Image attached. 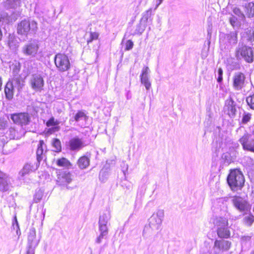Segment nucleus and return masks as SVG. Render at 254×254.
Returning a JSON list of instances; mask_svg holds the SVG:
<instances>
[{
	"mask_svg": "<svg viewBox=\"0 0 254 254\" xmlns=\"http://www.w3.org/2000/svg\"><path fill=\"white\" fill-rule=\"evenodd\" d=\"M227 182L232 190H241L245 183L244 177L242 172L238 169L231 170L227 177Z\"/></svg>",
	"mask_w": 254,
	"mask_h": 254,
	"instance_id": "1",
	"label": "nucleus"
},
{
	"mask_svg": "<svg viewBox=\"0 0 254 254\" xmlns=\"http://www.w3.org/2000/svg\"><path fill=\"white\" fill-rule=\"evenodd\" d=\"M238 42V32L231 31L228 33H221L219 35L220 47L224 49H231Z\"/></svg>",
	"mask_w": 254,
	"mask_h": 254,
	"instance_id": "2",
	"label": "nucleus"
},
{
	"mask_svg": "<svg viewBox=\"0 0 254 254\" xmlns=\"http://www.w3.org/2000/svg\"><path fill=\"white\" fill-rule=\"evenodd\" d=\"M37 29L36 21L24 19L18 23L17 30L18 34L27 36L29 33H35Z\"/></svg>",
	"mask_w": 254,
	"mask_h": 254,
	"instance_id": "3",
	"label": "nucleus"
},
{
	"mask_svg": "<svg viewBox=\"0 0 254 254\" xmlns=\"http://www.w3.org/2000/svg\"><path fill=\"white\" fill-rule=\"evenodd\" d=\"M236 57L237 59L243 58L247 63H251L254 61V51L250 47L239 45L236 51Z\"/></svg>",
	"mask_w": 254,
	"mask_h": 254,
	"instance_id": "4",
	"label": "nucleus"
},
{
	"mask_svg": "<svg viewBox=\"0 0 254 254\" xmlns=\"http://www.w3.org/2000/svg\"><path fill=\"white\" fill-rule=\"evenodd\" d=\"M54 60L55 65L59 71L64 72L69 69V60L65 55L59 53L55 56Z\"/></svg>",
	"mask_w": 254,
	"mask_h": 254,
	"instance_id": "5",
	"label": "nucleus"
},
{
	"mask_svg": "<svg viewBox=\"0 0 254 254\" xmlns=\"http://www.w3.org/2000/svg\"><path fill=\"white\" fill-rule=\"evenodd\" d=\"M31 88L36 92H41L43 90L44 80L42 74L34 73L31 75L29 81Z\"/></svg>",
	"mask_w": 254,
	"mask_h": 254,
	"instance_id": "6",
	"label": "nucleus"
},
{
	"mask_svg": "<svg viewBox=\"0 0 254 254\" xmlns=\"http://www.w3.org/2000/svg\"><path fill=\"white\" fill-rule=\"evenodd\" d=\"M232 80L233 88L237 91L242 90L248 83L246 75L241 72H235Z\"/></svg>",
	"mask_w": 254,
	"mask_h": 254,
	"instance_id": "7",
	"label": "nucleus"
},
{
	"mask_svg": "<svg viewBox=\"0 0 254 254\" xmlns=\"http://www.w3.org/2000/svg\"><path fill=\"white\" fill-rule=\"evenodd\" d=\"M232 202L235 207L241 212L247 213L251 210V205L248 201L240 196L233 197Z\"/></svg>",
	"mask_w": 254,
	"mask_h": 254,
	"instance_id": "8",
	"label": "nucleus"
},
{
	"mask_svg": "<svg viewBox=\"0 0 254 254\" xmlns=\"http://www.w3.org/2000/svg\"><path fill=\"white\" fill-rule=\"evenodd\" d=\"M39 49V46L38 42L36 40H33L23 46L22 48V52L25 56L35 57L38 53Z\"/></svg>",
	"mask_w": 254,
	"mask_h": 254,
	"instance_id": "9",
	"label": "nucleus"
},
{
	"mask_svg": "<svg viewBox=\"0 0 254 254\" xmlns=\"http://www.w3.org/2000/svg\"><path fill=\"white\" fill-rule=\"evenodd\" d=\"M10 118L15 124L21 126H26L31 121L30 116L25 112L11 114Z\"/></svg>",
	"mask_w": 254,
	"mask_h": 254,
	"instance_id": "10",
	"label": "nucleus"
},
{
	"mask_svg": "<svg viewBox=\"0 0 254 254\" xmlns=\"http://www.w3.org/2000/svg\"><path fill=\"white\" fill-rule=\"evenodd\" d=\"M237 132H244L243 135L239 138V141L243 146L244 150H246L250 146L253 136L248 133L243 127H240L237 130Z\"/></svg>",
	"mask_w": 254,
	"mask_h": 254,
	"instance_id": "11",
	"label": "nucleus"
},
{
	"mask_svg": "<svg viewBox=\"0 0 254 254\" xmlns=\"http://www.w3.org/2000/svg\"><path fill=\"white\" fill-rule=\"evenodd\" d=\"M11 187L10 178L8 175L0 170V191H8Z\"/></svg>",
	"mask_w": 254,
	"mask_h": 254,
	"instance_id": "12",
	"label": "nucleus"
},
{
	"mask_svg": "<svg viewBox=\"0 0 254 254\" xmlns=\"http://www.w3.org/2000/svg\"><path fill=\"white\" fill-rule=\"evenodd\" d=\"M224 111L230 118H234L235 116L237 109L235 102L232 99L230 98L225 101Z\"/></svg>",
	"mask_w": 254,
	"mask_h": 254,
	"instance_id": "13",
	"label": "nucleus"
},
{
	"mask_svg": "<svg viewBox=\"0 0 254 254\" xmlns=\"http://www.w3.org/2000/svg\"><path fill=\"white\" fill-rule=\"evenodd\" d=\"M37 169V167H35L34 164L32 163H26L19 173V179L20 180H23L25 175L35 171Z\"/></svg>",
	"mask_w": 254,
	"mask_h": 254,
	"instance_id": "14",
	"label": "nucleus"
},
{
	"mask_svg": "<svg viewBox=\"0 0 254 254\" xmlns=\"http://www.w3.org/2000/svg\"><path fill=\"white\" fill-rule=\"evenodd\" d=\"M231 247V242L227 240H216L214 243V247L222 252L228 251Z\"/></svg>",
	"mask_w": 254,
	"mask_h": 254,
	"instance_id": "15",
	"label": "nucleus"
},
{
	"mask_svg": "<svg viewBox=\"0 0 254 254\" xmlns=\"http://www.w3.org/2000/svg\"><path fill=\"white\" fill-rule=\"evenodd\" d=\"M245 16L251 18L254 17V2H246L242 5Z\"/></svg>",
	"mask_w": 254,
	"mask_h": 254,
	"instance_id": "16",
	"label": "nucleus"
},
{
	"mask_svg": "<svg viewBox=\"0 0 254 254\" xmlns=\"http://www.w3.org/2000/svg\"><path fill=\"white\" fill-rule=\"evenodd\" d=\"M83 146L82 140L78 137L71 138L69 141V146L71 150H78Z\"/></svg>",
	"mask_w": 254,
	"mask_h": 254,
	"instance_id": "17",
	"label": "nucleus"
},
{
	"mask_svg": "<svg viewBox=\"0 0 254 254\" xmlns=\"http://www.w3.org/2000/svg\"><path fill=\"white\" fill-rule=\"evenodd\" d=\"M8 132L10 138L13 139H19L24 134V131L22 127L20 128L19 131L16 130L14 127H10L8 130Z\"/></svg>",
	"mask_w": 254,
	"mask_h": 254,
	"instance_id": "18",
	"label": "nucleus"
},
{
	"mask_svg": "<svg viewBox=\"0 0 254 254\" xmlns=\"http://www.w3.org/2000/svg\"><path fill=\"white\" fill-rule=\"evenodd\" d=\"M12 83L13 86L17 89L18 91H20L24 85V78L20 76L14 77L12 80L10 81Z\"/></svg>",
	"mask_w": 254,
	"mask_h": 254,
	"instance_id": "19",
	"label": "nucleus"
},
{
	"mask_svg": "<svg viewBox=\"0 0 254 254\" xmlns=\"http://www.w3.org/2000/svg\"><path fill=\"white\" fill-rule=\"evenodd\" d=\"M71 181V174L68 173H63L60 174L58 178L57 182L60 185H66Z\"/></svg>",
	"mask_w": 254,
	"mask_h": 254,
	"instance_id": "20",
	"label": "nucleus"
},
{
	"mask_svg": "<svg viewBox=\"0 0 254 254\" xmlns=\"http://www.w3.org/2000/svg\"><path fill=\"white\" fill-rule=\"evenodd\" d=\"M12 84V83H10V81H8L4 88L5 97L8 100H11L13 97L15 88L13 86Z\"/></svg>",
	"mask_w": 254,
	"mask_h": 254,
	"instance_id": "21",
	"label": "nucleus"
},
{
	"mask_svg": "<svg viewBox=\"0 0 254 254\" xmlns=\"http://www.w3.org/2000/svg\"><path fill=\"white\" fill-rule=\"evenodd\" d=\"M164 212L162 209L158 210L156 212L154 213L149 218L150 222H161L163 220Z\"/></svg>",
	"mask_w": 254,
	"mask_h": 254,
	"instance_id": "22",
	"label": "nucleus"
},
{
	"mask_svg": "<svg viewBox=\"0 0 254 254\" xmlns=\"http://www.w3.org/2000/svg\"><path fill=\"white\" fill-rule=\"evenodd\" d=\"M7 44L9 47L13 50H16L19 46V42L15 36L13 34L9 35Z\"/></svg>",
	"mask_w": 254,
	"mask_h": 254,
	"instance_id": "23",
	"label": "nucleus"
},
{
	"mask_svg": "<svg viewBox=\"0 0 254 254\" xmlns=\"http://www.w3.org/2000/svg\"><path fill=\"white\" fill-rule=\"evenodd\" d=\"M89 158L86 156H83L78 159L77 164L80 169H84L89 165Z\"/></svg>",
	"mask_w": 254,
	"mask_h": 254,
	"instance_id": "24",
	"label": "nucleus"
},
{
	"mask_svg": "<svg viewBox=\"0 0 254 254\" xmlns=\"http://www.w3.org/2000/svg\"><path fill=\"white\" fill-rule=\"evenodd\" d=\"M28 241L29 245V249H33L32 247H35L37 245L36 240V235L35 231L31 232L28 237Z\"/></svg>",
	"mask_w": 254,
	"mask_h": 254,
	"instance_id": "25",
	"label": "nucleus"
},
{
	"mask_svg": "<svg viewBox=\"0 0 254 254\" xmlns=\"http://www.w3.org/2000/svg\"><path fill=\"white\" fill-rule=\"evenodd\" d=\"M45 145L44 142L43 140H40L38 145L37 150V159L38 162L40 161L43 159V154L44 152V146Z\"/></svg>",
	"mask_w": 254,
	"mask_h": 254,
	"instance_id": "26",
	"label": "nucleus"
},
{
	"mask_svg": "<svg viewBox=\"0 0 254 254\" xmlns=\"http://www.w3.org/2000/svg\"><path fill=\"white\" fill-rule=\"evenodd\" d=\"M218 236L222 238L227 239L230 237V232L227 228L222 227L217 231Z\"/></svg>",
	"mask_w": 254,
	"mask_h": 254,
	"instance_id": "27",
	"label": "nucleus"
},
{
	"mask_svg": "<svg viewBox=\"0 0 254 254\" xmlns=\"http://www.w3.org/2000/svg\"><path fill=\"white\" fill-rule=\"evenodd\" d=\"M57 164L60 167H69L71 166V164L69 161L65 158H62L59 159L57 161Z\"/></svg>",
	"mask_w": 254,
	"mask_h": 254,
	"instance_id": "28",
	"label": "nucleus"
},
{
	"mask_svg": "<svg viewBox=\"0 0 254 254\" xmlns=\"http://www.w3.org/2000/svg\"><path fill=\"white\" fill-rule=\"evenodd\" d=\"M233 12L235 14L237 15L241 20H245L246 16L239 8H234L233 9Z\"/></svg>",
	"mask_w": 254,
	"mask_h": 254,
	"instance_id": "29",
	"label": "nucleus"
},
{
	"mask_svg": "<svg viewBox=\"0 0 254 254\" xmlns=\"http://www.w3.org/2000/svg\"><path fill=\"white\" fill-rule=\"evenodd\" d=\"M87 117L85 113L82 110L78 111L74 117V120L78 122L83 119H86Z\"/></svg>",
	"mask_w": 254,
	"mask_h": 254,
	"instance_id": "30",
	"label": "nucleus"
},
{
	"mask_svg": "<svg viewBox=\"0 0 254 254\" xmlns=\"http://www.w3.org/2000/svg\"><path fill=\"white\" fill-rule=\"evenodd\" d=\"M20 69V65L19 63H16L13 64L12 66V73L14 77L20 76L19 72Z\"/></svg>",
	"mask_w": 254,
	"mask_h": 254,
	"instance_id": "31",
	"label": "nucleus"
},
{
	"mask_svg": "<svg viewBox=\"0 0 254 254\" xmlns=\"http://www.w3.org/2000/svg\"><path fill=\"white\" fill-rule=\"evenodd\" d=\"M246 102L250 108L254 110V94L248 96L246 98Z\"/></svg>",
	"mask_w": 254,
	"mask_h": 254,
	"instance_id": "32",
	"label": "nucleus"
},
{
	"mask_svg": "<svg viewBox=\"0 0 254 254\" xmlns=\"http://www.w3.org/2000/svg\"><path fill=\"white\" fill-rule=\"evenodd\" d=\"M53 146L55 148V151L59 152L61 150V141L59 139L55 138L53 140Z\"/></svg>",
	"mask_w": 254,
	"mask_h": 254,
	"instance_id": "33",
	"label": "nucleus"
},
{
	"mask_svg": "<svg viewBox=\"0 0 254 254\" xmlns=\"http://www.w3.org/2000/svg\"><path fill=\"white\" fill-rule=\"evenodd\" d=\"M252 114L249 113L244 112L243 115L242 123L244 124H247L251 120Z\"/></svg>",
	"mask_w": 254,
	"mask_h": 254,
	"instance_id": "34",
	"label": "nucleus"
},
{
	"mask_svg": "<svg viewBox=\"0 0 254 254\" xmlns=\"http://www.w3.org/2000/svg\"><path fill=\"white\" fill-rule=\"evenodd\" d=\"M59 124V122L57 120L55 121L54 117L51 118L46 123V126L48 127L53 126H57Z\"/></svg>",
	"mask_w": 254,
	"mask_h": 254,
	"instance_id": "35",
	"label": "nucleus"
},
{
	"mask_svg": "<svg viewBox=\"0 0 254 254\" xmlns=\"http://www.w3.org/2000/svg\"><path fill=\"white\" fill-rule=\"evenodd\" d=\"M7 1L12 8L16 7L19 6L20 3V0H7Z\"/></svg>",
	"mask_w": 254,
	"mask_h": 254,
	"instance_id": "36",
	"label": "nucleus"
},
{
	"mask_svg": "<svg viewBox=\"0 0 254 254\" xmlns=\"http://www.w3.org/2000/svg\"><path fill=\"white\" fill-rule=\"evenodd\" d=\"M145 30L144 26L139 23L136 27L135 29V33L137 34L141 35Z\"/></svg>",
	"mask_w": 254,
	"mask_h": 254,
	"instance_id": "37",
	"label": "nucleus"
},
{
	"mask_svg": "<svg viewBox=\"0 0 254 254\" xmlns=\"http://www.w3.org/2000/svg\"><path fill=\"white\" fill-rule=\"evenodd\" d=\"M126 47H125V50L126 51H129L131 50L133 47V42L130 40H128L126 42Z\"/></svg>",
	"mask_w": 254,
	"mask_h": 254,
	"instance_id": "38",
	"label": "nucleus"
},
{
	"mask_svg": "<svg viewBox=\"0 0 254 254\" xmlns=\"http://www.w3.org/2000/svg\"><path fill=\"white\" fill-rule=\"evenodd\" d=\"M99 36L98 33L96 32H91L90 33V37L89 40H87V43H89L91 42L94 40H96L98 39Z\"/></svg>",
	"mask_w": 254,
	"mask_h": 254,
	"instance_id": "39",
	"label": "nucleus"
},
{
	"mask_svg": "<svg viewBox=\"0 0 254 254\" xmlns=\"http://www.w3.org/2000/svg\"><path fill=\"white\" fill-rule=\"evenodd\" d=\"M42 193L41 191L39 190L37 191L35 195L34 200L35 202H38L39 201L42 199Z\"/></svg>",
	"mask_w": 254,
	"mask_h": 254,
	"instance_id": "40",
	"label": "nucleus"
},
{
	"mask_svg": "<svg viewBox=\"0 0 254 254\" xmlns=\"http://www.w3.org/2000/svg\"><path fill=\"white\" fill-rule=\"evenodd\" d=\"M7 20V14L5 12L0 13V22H6Z\"/></svg>",
	"mask_w": 254,
	"mask_h": 254,
	"instance_id": "41",
	"label": "nucleus"
},
{
	"mask_svg": "<svg viewBox=\"0 0 254 254\" xmlns=\"http://www.w3.org/2000/svg\"><path fill=\"white\" fill-rule=\"evenodd\" d=\"M223 75V70L221 68H219L218 70V78H217V81L218 82H221L223 80L222 77Z\"/></svg>",
	"mask_w": 254,
	"mask_h": 254,
	"instance_id": "42",
	"label": "nucleus"
},
{
	"mask_svg": "<svg viewBox=\"0 0 254 254\" xmlns=\"http://www.w3.org/2000/svg\"><path fill=\"white\" fill-rule=\"evenodd\" d=\"M152 10L151 9H149L148 10L146 11L143 15V18L145 19L146 20H147L149 17L150 16L151 14Z\"/></svg>",
	"mask_w": 254,
	"mask_h": 254,
	"instance_id": "43",
	"label": "nucleus"
},
{
	"mask_svg": "<svg viewBox=\"0 0 254 254\" xmlns=\"http://www.w3.org/2000/svg\"><path fill=\"white\" fill-rule=\"evenodd\" d=\"M246 33L249 34L248 37V39L249 40H252V37L254 35V31L252 29H246Z\"/></svg>",
	"mask_w": 254,
	"mask_h": 254,
	"instance_id": "44",
	"label": "nucleus"
},
{
	"mask_svg": "<svg viewBox=\"0 0 254 254\" xmlns=\"http://www.w3.org/2000/svg\"><path fill=\"white\" fill-rule=\"evenodd\" d=\"M249 145L250 146L248 147L246 150L254 152V137H253L251 144Z\"/></svg>",
	"mask_w": 254,
	"mask_h": 254,
	"instance_id": "45",
	"label": "nucleus"
},
{
	"mask_svg": "<svg viewBox=\"0 0 254 254\" xmlns=\"http://www.w3.org/2000/svg\"><path fill=\"white\" fill-rule=\"evenodd\" d=\"M149 69L148 67L145 66L142 69V73L141 75H148Z\"/></svg>",
	"mask_w": 254,
	"mask_h": 254,
	"instance_id": "46",
	"label": "nucleus"
},
{
	"mask_svg": "<svg viewBox=\"0 0 254 254\" xmlns=\"http://www.w3.org/2000/svg\"><path fill=\"white\" fill-rule=\"evenodd\" d=\"M141 76V82L143 83L145 82H147L149 80L148 75H140Z\"/></svg>",
	"mask_w": 254,
	"mask_h": 254,
	"instance_id": "47",
	"label": "nucleus"
},
{
	"mask_svg": "<svg viewBox=\"0 0 254 254\" xmlns=\"http://www.w3.org/2000/svg\"><path fill=\"white\" fill-rule=\"evenodd\" d=\"M145 87L146 89L147 90H149L151 87V83L148 80L147 82H145L144 83H142Z\"/></svg>",
	"mask_w": 254,
	"mask_h": 254,
	"instance_id": "48",
	"label": "nucleus"
},
{
	"mask_svg": "<svg viewBox=\"0 0 254 254\" xmlns=\"http://www.w3.org/2000/svg\"><path fill=\"white\" fill-rule=\"evenodd\" d=\"M230 22L231 24L234 26L235 23H236V18L235 17H232L230 18Z\"/></svg>",
	"mask_w": 254,
	"mask_h": 254,
	"instance_id": "49",
	"label": "nucleus"
},
{
	"mask_svg": "<svg viewBox=\"0 0 254 254\" xmlns=\"http://www.w3.org/2000/svg\"><path fill=\"white\" fill-rule=\"evenodd\" d=\"M249 219V222H253L254 221V217L252 215H250L248 216Z\"/></svg>",
	"mask_w": 254,
	"mask_h": 254,
	"instance_id": "50",
	"label": "nucleus"
},
{
	"mask_svg": "<svg viewBox=\"0 0 254 254\" xmlns=\"http://www.w3.org/2000/svg\"><path fill=\"white\" fill-rule=\"evenodd\" d=\"M26 254H34V249H28Z\"/></svg>",
	"mask_w": 254,
	"mask_h": 254,
	"instance_id": "51",
	"label": "nucleus"
},
{
	"mask_svg": "<svg viewBox=\"0 0 254 254\" xmlns=\"http://www.w3.org/2000/svg\"><path fill=\"white\" fill-rule=\"evenodd\" d=\"M163 0H157V4L155 9H156L159 6V5L162 2Z\"/></svg>",
	"mask_w": 254,
	"mask_h": 254,
	"instance_id": "52",
	"label": "nucleus"
},
{
	"mask_svg": "<svg viewBox=\"0 0 254 254\" xmlns=\"http://www.w3.org/2000/svg\"><path fill=\"white\" fill-rule=\"evenodd\" d=\"M2 84V78H1V77L0 76V91L1 89Z\"/></svg>",
	"mask_w": 254,
	"mask_h": 254,
	"instance_id": "53",
	"label": "nucleus"
},
{
	"mask_svg": "<svg viewBox=\"0 0 254 254\" xmlns=\"http://www.w3.org/2000/svg\"><path fill=\"white\" fill-rule=\"evenodd\" d=\"M126 170H123V172H124V175H125V174H125V172H126V171H127V169H128V166H127V165H126Z\"/></svg>",
	"mask_w": 254,
	"mask_h": 254,
	"instance_id": "54",
	"label": "nucleus"
},
{
	"mask_svg": "<svg viewBox=\"0 0 254 254\" xmlns=\"http://www.w3.org/2000/svg\"><path fill=\"white\" fill-rule=\"evenodd\" d=\"M15 226L16 227V228H17L18 230H19V226H18V223H15Z\"/></svg>",
	"mask_w": 254,
	"mask_h": 254,
	"instance_id": "55",
	"label": "nucleus"
},
{
	"mask_svg": "<svg viewBox=\"0 0 254 254\" xmlns=\"http://www.w3.org/2000/svg\"><path fill=\"white\" fill-rule=\"evenodd\" d=\"M14 219L15 220V222H17V220L16 217L15 216L14 217Z\"/></svg>",
	"mask_w": 254,
	"mask_h": 254,
	"instance_id": "56",
	"label": "nucleus"
},
{
	"mask_svg": "<svg viewBox=\"0 0 254 254\" xmlns=\"http://www.w3.org/2000/svg\"><path fill=\"white\" fill-rule=\"evenodd\" d=\"M55 128L57 130H59V127H55Z\"/></svg>",
	"mask_w": 254,
	"mask_h": 254,
	"instance_id": "57",
	"label": "nucleus"
},
{
	"mask_svg": "<svg viewBox=\"0 0 254 254\" xmlns=\"http://www.w3.org/2000/svg\"><path fill=\"white\" fill-rule=\"evenodd\" d=\"M102 226H104V227H106V224H103V225H101L100 226V227H102Z\"/></svg>",
	"mask_w": 254,
	"mask_h": 254,
	"instance_id": "58",
	"label": "nucleus"
},
{
	"mask_svg": "<svg viewBox=\"0 0 254 254\" xmlns=\"http://www.w3.org/2000/svg\"><path fill=\"white\" fill-rule=\"evenodd\" d=\"M102 172H101V173H100V174H99V176H100V179H101V174H102Z\"/></svg>",
	"mask_w": 254,
	"mask_h": 254,
	"instance_id": "59",
	"label": "nucleus"
},
{
	"mask_svg": "<svg viewBox=\"0 0 254 254\" xmlns=\"http://www.w3.org/2000/svg\"><path fill=\"white\" fill-rule=\"evenodd\" d=\"M225 221H226L225 220H223L222 222H224Z\"/></svg>",
	"mask_w": 254,
	"mask_h": 254,
	"instance_id": "60",
	"label": "nucleus"
},
{
	"mask_svg": "<svg viewBox=\"0 0 254 254\" xmlns=\"http://www.w3.org/2000/svg\"><path fill=\"white\" fill-rule=\"evenodd\" d=\"M16 233H17V234H18V230H17Z\"/></svg>",
	"mask_w": 254,
	"mask_h": 254,
	"instance_id": "61",
	"label": "nucleus"
}]
</instances>
